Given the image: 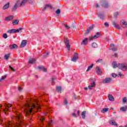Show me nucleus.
Segmentation results:
<instances>
[{"mask_svg":"<svg viewBox=\"0 0 127 127\" xmlns=\"http://www.w3.org/2000/svg\"><path fill=\"white\" fill-rule=\"evenodd\" d=\"M39 101L37 99H30L27 101V103L24 105L22 107V111L25 113L26 116H30L31 118V113H32L33 109H36L39 112L41 109L40 105L38 103Z\"/></svg>","mask_w":127,"mask_h":127,"instance_id":"obj_1","label":"nucleus"},{"mask_svg":"<svg viewBox=\"0 0 127 127\" xmlns=\"http://www.w3.org/2000/svg\"><path fill=\"white\" fill-rule=\"evenodd\" d=\"M14 119L18 121V123L16 124H13L12 122H9L6 124V127H19L23 121V115L19 112H15Z\"/></svg>","mask_w":127,"mask_h":127,"instance_id":"obj_2","label":"nucleus"},{"mask_svg":"<svg viewBox=\"0 0 127 127\" xmlns=\"http://www.w3.org/2000/svg\"><path fill=\"white\" fill-rule=\"evenodd\" d=\"M29 0H23L21 2H20L19 1H17L14 6L12 7L11 11H15L16 9H17L18 6H23V5H24L27 1H28Z\"/></svg>","mask_w":127,"mask_h":127,"instance_id":"obj_3","label":"nucleus"},{"mask_svg":"<svg viewBox=\"0 0 127 127\" xmlns=\"http://www.w3.org/2000/svg\"><path fill=\"white\" fill-rule=\"evenodd\" d=\"M3 106L4 107V108L3 109V112L6 114H7L6 113L7 112H10L14 109L13 105L11 104H6V103H4Z\"/></svg>","mask_w":127,"mask_h":127,"instance_id":"obj_4","label":"nucleus"},{"mask_svg":"<svg viewBox=\"0 0 127 127\" xmlns=\"http://www.w3.org/2000/svg\"><path fill=\"white\" fill-rule=\"evenodd\" d=\"M118 68L124 72L127 70V64H118Z\"/></svg>","mask_w":127,"mask_h":127,"instance_id":"obj_5","label":"nucleus"},{"mask_svg":"<svg viewBox=\"0 0 127 127\" xmlns=\"http://www.w3.org/2000/svg\"><path fill=\"white\" fill-rule=\"evenodd\" d=\"M101 36L100 32H97L96 35L94 36L89 37V40H94V39H96L97 38H99Z\"/></svg>","mask_w":127,"mask_h":127,"instance_id":"obj_6","label":"nucleus"},{"mask_svg":"<svg viewBox=\"0 0 127 127\" xmlns=\"http://www.w3.org/2000/svg\"><path fill=\"white\" fill-rule=\"evenodd\" d=\"M78 58H79L78 57V53H74V55L73 56V57L71 58V61H72V62H76V61H77V60H78Z\"/></svg>","mask_w":127,"mask_h":127,"instance_id":"obj_7","label":"nucleus"},{"mask_svg":"<svg viewBox=\"0 0 127 127\" xmlns=\"http://www.w3.org/2000/svg\"><path fill=\"white\" fill-rule=\"evenodd\" d=\"M92 81H93V79L91 78L90 79V85L88 86V89H90V90H91L92 88L96 86V83L95 82H92Z\"/></svg>","mask_w":127,"mask_h":127,"instance_id":"obj_8","label":"nucleus"},{"mask_svg":"<svg viewBox=\"0 0 127 127\" xmlns=\"http://www.w3.org/2000/svg\"><path fill=\"white\" fill-rule=\"evenodd\" d=\"M121 25L123 28H126V27L127 26V22L125 20H122L121 21Z\"/></svg>","mask_w":127,"mask_h":127,"instance_id":"obj_9","label":"nucleus"},{"mask_svg":"<svg viewBox=\"0 0 127 127\" xmlns=\"http://www.w3.org/2000/svg\"><path fill=\"white\" fill-rule=\"evenodd\" d=\"M110 50H112V51H117L118 49H117V47L115 46L114 44H111L109 47Z\"/></svg>","mask_w":127,"mask_h":127,"instance_id":"obj_10","label":"nucleus"},{"mask_svg":"<svg viewBox=\"0 0 127 127\" xmlns=\"http://www.w3.org/2000/svg\"><path fill=\"white\" fill-rule=\"evenodd\" d=\"M64 43L67 48V50L69 51L70 50V44H69V40H68V39H65Z\"/></svg>","mask_w":127,"mask_h":127,"instance_id":"obj_11","label":"nucleus"},{"mask_svg":"<svg viewBox=\"0 0 127 127\" xmlns=\"http://www.w3.org/2000/svg\"><path fill=\"white\" fill-rule=\"evenodd\" d=\"M18 48V46H17V45L14 44H11L9 45V48L10 49H17V48Z\"/></svg>","mask_w":127,"mask_h":127,"instance_id":"obj_12","label":"nucleus"},{"mask_svg":"<svg viewBox=\"0 0 127 127\" xmlns=\"http://www.w3.org/2000/svg\"><path fill=\"white\" fill-rule=\"evenodd\" d=\"M111 81H112V78H107L105 79H103V83H104V84H108L109 83H111Z\"/></svg>","mask_w":127,"mask_h":127,"instance_id":"obj_13","label":"nucleus"},{"mask_svg":"<svg viewBox=\"0 0 127 127\" xmlns=\"http://www.w3.org/2000/svg\"><path fill=\"white\" fill-rule=\"evenodd\" d=\"M26 44H27V41L25 40H23V41H22L21 45L20 46V48H22V47H24L25 45H26Z\"/></svg>","mask_w":127,"mask_h":127,"instance_id":"obj_14","label":"nucleus"},{"mask_svg":"<svg viewBox=\"0 0 127 127\" xmlns=\"http://www.w3.org/2000/svg\"><path fill=\"white\" fill-rule=\"evenodd\" d=\"M95 71L98 75H101L102 74V70H101V68L99 66H96Z\"/></svg>","mask_w":127,"mask_h":127,"instance_id":"obj_15","label":"nucleus"},{"mask_svg":"<svg viewBox=\"0 0 127 127\" xmlns=\"http://www.w3.org/2000/svg\"><path fill=\"white\" fill-rule=\"evenodd\" d=\"M102 6L103 7H105V8H107V7H109V3H108V2H107V1H103L102 3Z\"/></svg>","mask_w":127,"mask_h":127,"instance_id":"obj_16","label":"nucleus"},{"mask_svg":"<svg viewBox=\"0 0 127 127\" xmlns=\"http://www.w3.org/2000/svg\"><path fill=\"white\" fill-rule=\"evenodd\" d=\"M97 15L98 16V17H99L100 18V19H104V18H105V16L104 15V14L101 13V12H99L97 13Z\"/></svg>","mask_w":127,"mask_h":127,"instance_id":"obj_17","label":"nucleus"},{"mask_svg":"<svg viewBox=\"0 0 127 127\" xmlns=\"http://www.w3.org/2000/svg\"><path fill=\"white\" fill-rule=\"evenodd\" d=\"M12 19H13V16L12 15H9L6 17L5 18V20H6V21H9L10 20H12Z\"/></svg>","mask_w":127,"mask_h":127,"instance_id":"obj_18","label":"nucleus"},{"mask_svg":"<svg viewBox=\"0 0 127 127\" xmlns=\"http://www.w3.org/2000/svg\"><path fill=\"white\" fill-rule=\"evenodd\" d=\"M90 40V38L89 39L85 38L81 42V45H86L87 43H88V40Z\"/></svg>","mask_w":127,"mask_h":127,"instance_id":"obj_19","label":"nucleus"},{"mask_svg":"<svg viewBox=\"0 0 127 127\" xmlns=\"http://www.w3.org/2000/svg\"><path fill=\"white\" fill-rule=\"evenodd\" d=\"M113 25H114V27L116 28V29H121V27H120V25L117 24L115 22H112Z\"/></svg>","mask_w":127,"mask_h":127,"instance_id":"obj_20","label":"nucleus"},{"mask_svg":"<svg viewBox=\"0 0 127 127\" xmlns=\"http://www.w3.org/2000/svg\"><path fill=\"white\" fill-rule=\"evenodd\" d=\"M94 28V27L93 26H91L89 27L86 30L85 32V34H88L89 32H91V30Z\"/></svg>","mask_w":127,"mask_h":127,"instance_id":"obj_21","label":"nucleus"},{"mask_svg":"<svg viewBox=\"0 0 127 127\" xmlns=\"http://www.w3.org/2000/svg\"><path fill=\"white\" fill-rule=\"evenodd\" d=\"M48 7L50 8V9H52L53 8V7H52L51 5L47 4L45 6L44 9L42 10L43 11H44V10H46V8H47Z\"/></svg>","mask_w":127,"mask_h":127,"instance_id":"obj_22","label":"nucleus"},{"mask_svg":"<svg viewBox=\"0 0 127 127\" xmlns=\"http://www.w3.org/2000/svg\"><path fill=\"white\" fill-rule=\"evenodd\" d=\"M108 99L109 101H111V102H114V101H115V98H114V96H113V95L111 94H109L108 95Z\"/></svg>","mask_w":127,"mask_h":127,"instance_id":"obj_23","label":"nucleus"},{"mask_svg":"<svg viewBox=\"0 0 127 127\" xmlns=\"http://www.w3.org/2000/svg\"><path fill=\"white\" fill-rule=\"evenodd\" d=\"M112 65H113V68H119V64H117V62H113Z\"/></svg>","mask_w":127,"mask_h":127,"instance_id":"obj_24","label":"nucleus"},{"mask_svg":"<svg viewBox=\"0 0 127 127\" xmlns=\"http://www.w3.org/2000/svg\"><path fill=\"white\" fill-rule=\"evenodd\" d=\"M120 111L121 112H126V111H127V106H125V107H122L120 108Z\"/></svg>","mask_w":127,"mask_h":127,"instance_id":"obj_25","label":"nucleus"},{"mask_svg":"<svg viewBox=\"0 0 127 127\" xmlns=\"http://www.w3.org/2000/svg\"><path fill=\"white\" fill-rule=\"evenodd\" d=\"M110 123L112 125V126H116V127H118V124L114 120H111Z\"/></svg>","mask_w":127,"mask_h":127,"instance_id":"obj_26","label":"nucleus"},{"mask_svg":"<svg viewBox=\"0 0 127 127\" xmlns=\"http://www.w3.org/2000/svg\"><path fill=\"white\" fill-rule=\"evenodd\" d=\"M53 125V122L52 120H50L49 122L48 123V124L47 125L46 127H51V126H52Z\"/></svg>","mask_w":127,"mask_h":127,"instance_id":"obj_27","label":"nucleus"},{"mask_svg":"<svg viewBox=\"0 0 127 127\" xmlns=\"http://www.w3.org/2000/svg\"><path fill=\"white\" fill-rule=\"evenodd\" d=\"M9 7V2H8L7 3H6L3 6V9H7Z\"/></svg>","mask_w":127,"mask_h":127,"instance_id":"obj_28","label":"nucleus"},{"mask_svg":"<svg viewBox=\"0 0 127 127\" xmlns=\"http://www.w3.org/2000/svg\"><path fill=\"white\" fill-rule=\"evenodd\" d=\"M7 33H9L10 34H11V33H15V29H12L11 30H8L7 31Z\"/></svg>","mask_w":127,"mask_h":127,"instance_id":"obj_29","label":"nucleus"},{"mask_svg":"<svg viewBox=\"0 0 127 127\" xmlns=\"http://www.w3.org/2000/svg\"><path fill=\"white\" fill-rule=\"evenodd\" d=\"M38 68L39 69V70H42L43 72H47V69H46L44 67H41V66H39Z\"/></svg>","mask_w":127,"mask_h":127,"instance_id":"obj_30","label":"nucleus"},{"mask_svg":"<svg viewBox=\"0 0 127 127\" xmlns=\"http://www.w3.org/2000/svg\"><path fill=\"white\" fill-rule=\"evenodd\" d=\"M36 61V60L35 59H30L29 61V63L31 64H33V63H35V62Z\"/></svg>","mask_w":127,"mask_h":127,"instance_id":"obj_31","label":"nucleus"},{"mask_svg":"<svg viewBox=\"0 0 127 127\" xmlns=\"http://www.w3.org/2000/svg\"><path fill=\"white\" fill-rule=\"evenodd\" d=\"M18 22H19V21L17 19L14 20L12 21V23L14 25H16L18 24Z\"/></svg>","mask_w":127,"mask_h":127,"instance_id":"obj_32","label":"nucleus"},{"mask_svg":"<svg viewBox=\"0 0 127 127\" xmlns=\"http://www.w3.org/2000/svg\"><path fill=\"white\" fill-rule=\"evenodd\" d=\"M81 117L82 119H85L86 118V111H83L81 113Z\"/></svg>","mask_w":127,"mask_h":127,"instance_id":"obj_33","label":"nucleus"},{"mask_svg":"<svg viewBox=\"0 0 127 127\" xmlns=\"http://www.w3.org/2000/svg\"><path fill=\"white\" fill-rule=\"evenodd\" d=\"M109 111V108H103L101 111V112L102 113H107V111Z\"/></svg>","mask_w":127,"mask_h":127,"instance_id":"obj_34","label":"nucleus"},{"mask_svg":"<svg viewBox=\"0 0 127 127\" xmlns=\"http://www.w3.org/2000/svg\"><path fill=\"white\" fill-rule=\"evenodd\" d=\"M93 66H94V64H92L91 65L88 66L87 69L86 70V72H88V71H90V69L93 68Z\"/></svg>","mask_w":127,"mask_h":127,"instance_id":"obj_35","label":"nucleus"},{"mask_svg":"<svg viewBox=\"0 0 127 127\" xmlns=\"http://www.w3.org/2000/svg\"><path fill=\"white\" fill-rule=\"evenodd\" d=\"M62 88L61 86H58L56 87V90L57 91V92H58V93H59L60 92L61 93V90H62Z\"/></svg>","mask_w":127,"mask_h":127,"instance_id":"obj_36","label":"nucleus"},{"mask_svg":"<svg viewBox=\"0 0 127 127\" xmlns=\"http://www.w3.org/2000/svg\"><path fill=\"white\" fill-rule=\"evenodd\" d=\"M39 120H40L41 123H43V121H44V120H45L44 116H40L39 117Z\"/></svg>","mask_w":127,"mask_h":127,"instance_id":"obj_37","label":"nucleus"},{"mask_svg":"<svg viewBox=\"0 0 127 127\" xmlns=\"http://www.w3.org/2000/svg\"><path fill=\"white\" fill-rule=\"evenodd\" d=\"M92 47L93 48H97V47H98V45H97V43H93L92 44Z\"/></svg>","mask_w":127,"mask_h":127,"instance_id":"obj_38","label":"nucleus"},{"mask_svg":"<svg viewBox=\"0 0 127 127\" xmlns=\"http://www.w3.org/2000/svg\"><path fill=\"white\" fill-rule=\"evenodd\" d=\"M22 29H23V28H19L17 30L15 29V33H18V32H19L20 30H22Z\"/></svg>","mask_w":127,"mask_h":127,"instance_id":"obj_39","label":"nucleus"},{"mask_svg":"<svg viewBox=\"0 0 127 127\" xmlns=\"http://www.w3.org/2000/svg\"><path fill=\"white\" fill-rule=\"evenodd\" d=\"M4 58L5 60H8V58H9V54L5 55L4 56Z\"/></svg>","mask_w":127,"mask_h":127,"instance_id":"obj_40","label":"nucleus"},{"mask_svg":"<svg viewBox=\"0 0 127 127\" xmlns=\"http://www.w3.org/2000/svg\"><path fill=\"white\" fill-rule=\"evenodd\" d=\"M5 78H6V75L2 76L1 78H0V82H2V81L5 79Z\"/></svg>","mask_w":127,"mask_h":127,"instance_id":"obj_41","label":"nucleus"},{"mask_svg":"<svg viewBox=\"0 0 127 127\" xmlns=\"http://www.w3.org/2000/svg\"><path fill=\"white\" fill-rule=\"evenodd\" d=\"M48 55H49V53L48 52H46L44 54V57L46 58V57H48Z\"/></svg>","mask_w":127,"mask_h":127,"instance_id":"obj_42","label":"nucleus"},{"mask_svg":"<svg viewBox=\"0 0 127 127\" xmlns=\"http://www.w3.org/2000/svg\"><path fill=\"white\" fill-rule=\"evenodd\" d=\"M64 26L65 27V29H70V26H69L68 25L64 24Z\"/></svg>","mask_w":127,"mask_h":127,"instance_id":"obj_43","label":"nucleus"},{"mask_svg":"<svg viewBox=\"0 0 127 127\" xmlns=\"http://www.w3.org/2000/svg\"><path fill=\"white\" fill-rule=\"evenodd\" d=\"M127 97H124L123 99V100H122V102L124 104H126V103H127Z\"/></svg>","mask_w":127,"mask_h":127,"instance_id":"obj_44","label":"nucleus"},{"mask_svg":"<svg viewBox=\"0 0 127 127\" xmlns=\"http://www.w3.org/2000/svg\"><path fill=\"white\" fill-rule=\"evenodd\" d=\"M61 13V11L60 10V9H58L56 11V13H57V14H60Z\"/></svg>","mask_w":127,"mask_h":127,"instance_id":"obj_45","label":"nucleus"},{"mask_svg":"<svg viewBox=\"0 0 127 127\" xmlns=\"http://www.w3.org/2000/svg\"><path fill=\"white\" fill-rule=\"evenodd\" d=\"M112 77L113 78H116L118 76V74H116L115 73H112Z\"/></svg>","mask_w":127,"mask_h":127,"instance_id":"obj_46","label":"nucleus"},{"mask_svg":"<svg viewBox=\"0 0 127 127\" xmlns=\"http://www.w3.org/2000/svg\"><path fill=\"white\" fill-rule=\"evenodd\" d=\"M3 38H5V39H6L7 38V34L6 33H4L3 34Z\"/></svg>","mask_w":127,"mask_h":127,"instance_id":"obj_47","label":"nucleus"},{"mask_svg":"<svg viewBox=\"0 0 127 127\" xmlns=\"http://www.w3.org/2000/svg\"><path fill=\"white\" fill-rule=\"evenodd\" d=\"M104 25L106 27H109V26H110V25H109V23L108 22L104 23Z\"/></svg>","mask_w":127,"mask_h":127,"instance_id":"obj_48","label":"nucleus"},{"mask_svg":"<svg viewBox=\"0 0 127 127\" xmlns=\"http://www.w3.org/2000/svg\"><path fill=\"white\" fill-rule=\"evenodd\" d=\"M9 69H11L12 70V71H13V72H15V69H14L13 68H12V67H11V66L9 65Z\"/></svg>","mask_w":127,"mask_h":127,"instance_id":"obj_49","label":"nucleus"},{"mask_svg":"<svg viewBox=\"0 0 127 127\" xmlns=\"http://www.w3.org/2000/svg\"><path fill=\"white\" fill-rule=\"evenodd\" d=\"M111 57H118V54L115 53L114 55H112L111 56Z\"/></svg>","mask_w":127,"mask_h":127,"instance_id":"obj_50","label":"nucleus"},{"mask_svg":"<svg viewBox=\"0 0 127 127\" xmlns=\"http://www.w3.org/2000/svg\"><path fill=\"white\" fill-rule=\"evenodd\" d=\"M102 61H103V60L102 59H99L97 61V63H100L101 62H102Z\"/></svg>","mask_w":127,"mask_h":127,"instance_id":"obj_51","label":"nucleus"},{"mask_svg":"<svg viewBox=\"0 0 127 127\" xmlns=\"http://www.w3.org/2000/svg\"><path fill=\"white\" fill-rule=\"evenodd\" d=\"M64 105H67L68 104V101H67V99L64 100Z\"/></svg>","mask_w":127,"mask_h":127,"instance_id":"obj_52","label":"nucleus"},{"mask_svg":"<svg viewBox=\"0 0 127 127\" xmlns=\"http://www.w3.org/2000/svg\"><path fill=\"white\" fill-rule=\"evenodd\" d=\"M118 75L120 76V77H123V76H124L120 72L118 73Z\"/></svg>","mask_w":127,"mask_h":127,"instance_id":"obj_53","label":"nucleus"},{"mask_svg":"<svg viewBox=\"0 0 127 127\" xmlns=\"http://www.w3.org/2000/svg\"><path fill=\"white\" fill-rule=\"evenodd\" d=\"M72 116L73 117H74V118H77V115L75 113L72 114Z\"/></svg>","mask_w":127,"mask_h":127,"instance_id":"obj_54","label":"nucleus"},{"mask_svg":"<svg viewBox=\"0 0 127 127\" xmlns=\"http://www.w3.org/2000/svg\"><path fill=\"white\" fill-rule=\"evenodd\" d=\"M55 79L54 78H53L52 79V84L53 85L54 84V80H55Z\"/></svg>","mask_w":127,"mask_h":127,"instance_id":"obj_55","label":"nucleus"},{"mask_svg":"<svg viewBox=\"0 0 127 127\" xmlns=\"http://www.w3.org/2000/svg\"><path fill=\"white\" fill-rule=\"evenodd\" d=\"M18 91L21 92V91H22V88H20V87H18Z\"/></svg>","mask_w":127,"mask_h":127,"instance_id":"obj_56","label":"nucleus"},{"mask_svg":"<svg viewBox=\"0 0 127 127\" xmlns=\"http://www.w3.org/2000/svg\"><path fill=\"white\" fill-rule=\"evenodd\" d=\"M115 16H117V15H119V12H116L114 14Z\"/></svg>","mask_w":127,"mask_h":127,"instance_id":"obj_57","label":"nucleus"},{"mask_svg":"<svg viewBox=\"0 0 127 127\" xmlns=\"http://www.w3.org/2000/svg\"><path fill=\"white\" fill-rule=\"evenodd\" d=\"M95 5L96 7H97V8H98V7H99V4L98 3H95Z\"/></svg>","mask_w":127,"mask_h":127,"instance_id":"obj_58","label":"nucleus"},{"mask_svg":"<svg viewBox=\"0 0 127 127\" xmlns=\"http://www.w3.org/2000/svg\"><path fill=\"white\" fill-rule=\"evenodd\" d=\"M77 116L79 117L80 116V111H77Z\"/></svg>","mask_w":127,"mask_h":127,"instance_id":"obj_59","label":"nucleus"},{"mask_svg":"<svg viewBox=\"0 0 127 127\" xmlns=\"http://www.w3.org/2000/svg\"><path fill=\"white\" fill-rule=\"evenodd\" d=\"M48 112H50V110H49L48 111L45 112V114L47 115V114H48Z\"/></svg>","mask_w":127,"mask_h":127,"instance_id":"obj_60","label":"nucleus"},{"mask_svg":"<svg viewBox=\"0 0 127 127\" xmlns=\"http://www.w3.org/2000/svg\"><path fill=\"white\" fill-rule=\"evenodd\" d=\"M1 123H2V120H1V119H0V124H1Z\"/></svg>","mask_w":127,"mask_h":127,"instance_id":"obj_61","label":"nucleus"},{"mask_svg":"<svg viewBox=\"0 0 127 127\" xmlns=\"http://www.w3.org/2000/svg\"><path fill=\"white\" fill-rule=\"evenodd\" d=\"M84 90H85V91H87V90H88V88L85 87V88H84Z\"/></svg>","mask_w":127,"mask_h":127,"instance_id":"obj_62","label":"nucleus"},{"mask_svg":"<svg viewBox=\"0 0 127 127\" xmlns=\"http://www.w3.org/2000/svg\"><path fill=\"white\" fill-rule=\"evenodd\" d=\"M76 95H74V98L75 99V100H76Z\"/></svg>","mask_w":127,"mask_h":127,"instance_id":"obj_63","label":"nucleus"},{"mask_svg":"<svg viewBox=\"0 0 127 127\" xmlns=\"http://www.w3.org/2000/svg\"><path fill=\"white\" fill-rule=\"evenodd\" d=\"M124 127H127V125H125Z\"/></svg>","mask_w":127,"mask_h":127,"instance_id":"obj_64","label":"nucleus"}]
</instances>
